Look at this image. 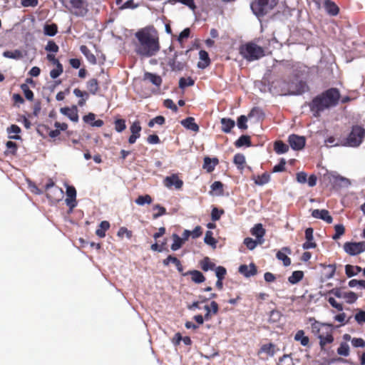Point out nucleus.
<instances>
[{"label":"nucleus","instance_id":"36","mask_svg":"<svg viewBox=\"0 0 365 365\" xmlns=\"http://www.w3.org/2000/svg\"><path fill=\"white\" fill-rule=\"evenodd\" d=\"M110 228V223L108 221H102L99 225V228L96 230V234L99 237H104L106 232Z\"/></svg>","mask_w":365,"mask_h":365},{"label":"nucleus","instance_id":"32","mask_svg":"<svg viewBox=\"0 0 365 365\" xmlns=\"http://www.w3.org/2000/svg\"><path fill=\"white\" fill-rule=\"evenodd\" d=\"M200 267L204 272L212 270L215 268V264L210 261L208 257H205L200 262Z\"/></svg>","mask_w":365,"mask_h":365},{"label":"nucleus","instance_id":"44","mask_svg":"<svg viewBox=\"0 0 365 365\" xmlns=\"http://www.w3.org/2000/svg\"><path fill=\"white\" fill-rule=\"evenodd\" d=\"M21 89L24 92V96L28 101H32L34 100V92L29 88L26 83L21 84Z\"/></svg>","mask_w":365,"mask_h":365},{"label":"nucleus","instance_id":"18","mask_svg":"<svg viewBox=\"0 0 365 365\" xmlns=\"http://www.w3.org/2000/svg\"><path fill=\"white\" fill-rule=\"evenodd\" d=\"M239 272L246 277L255 275L257 273V267L254 263H251L249 266L242 264L239 267Z\"/></svg>","mask_w":365,"mask_h":365},{"label":"nucleus","instance_id":"16","mask_svg":"<svg viewBox=\"0 0 365 365\" xmlns=\"http://www.w3.org/2000/svg\"><path fill=\"white\" fill-rule=\"evenodd\" d=\"M312 217L317 219H321L326 222L330 224L333 221L332 217L329 215V212L327 210H314L312 213Z\"/></svg>","mask_w":365,"mask_h":365},{"label":"nucleus","instance_id":"63","mask_svg":"<svg viewBox=\"0 0 365 365\" xmlns=\"http://www.w3.org/2000/svg\"><path fill=\"white\" fill-rule=\"evenodd\" d=\"M297 86V91L294 93V94H297V95L302 94V93H304L305 91H307L308 89L307 83L302 81L298 82Z\"/></svg>","mask_w":365,"mask_h":365},{"label":"nucleus","instance_id":"39","mask_svg":"<svg viewBox=\"0 0 365 365\" xmlns=\"http://www.w3.org/2000/svg\"><path fill=\"white\" fill-rule=\"evenodd\" d=\"M5 58L12 59H20L23 57L22 52L20 50L16 49L14 51H6L3 53Z\"/></svg>","mask_w":365,"mask_h":365},{"label":"nucleus","instance_id":"42","mask_svg":"<svg viewBox=\"0 0 365 365\" xmlns=\"http://www.w3.org/2000/svg\"><path fill=\"white\" fill-rule=\"evenodd\" d=\"M172 237L173 239V243L171 245V250L173 251H176L182 246L184 241L177 234H173Z\"/></svg>","mask_w":365,"mask_h":365},{"label":"nucleus","instance_id":"34","mask_svg":"<svg viewBox=\"0 0 365 365\" xmlns=\"http://www.w3.org/2000/svg\"><path fill=\"white\" fill-rule=\"evenodd\" d=\"M274 150L277 154H283L289 150V146L282 140H277L274 144Z\"/></svg>","mask_w":365,"mask_h":365},{"label":"nucleus","instance_id":"50","mask_svg":"<svg viewBox=\"0 0 365 365\" xmlns=\"http://www.w3.org/2000/svg\"><path fill=\"white\" fill-rule=\"evenodd\" d=\"M152 202V197L149 195H140L135 200V203L138 205H143L145 204H150Z\"/></svg>","mask_w":365,"mask_h":365},{"label":"nucleus","instance_id":"46","mask_svg":"<svg viewBox=\"0 0 365 365\" xmlns=\"http://www.w3.org/2000/svg\"><path fill=\"white\" fill-rule=\"evenodd\" d=\"M213 233L212 231H207L205 232V238H204V242L207 244V245H211L214 247H216V244H217V240L213 237Z\"/></svg>","mask_w":365,"mask_h":365},{"label":"nucleus","instance_id":"58","mask_svg":"<svg viewBox=\"0 0 365 365\" xmlns=\"http://www.w3.org/2000/svg\"><path fill=\"white\" fill-rule=\"evenodd\" d=\"M215 274L217 279L220 280H223L227 274V270L224 267L218 266L215 267Z\"/></svg>","mask_w":365,"mask_h":365},{"label":"nucleus","instance_id":"49","mask_svg":"<svg viewBox=\"0 0 365 365\" xmlns=\"http://www.w3.org/2000/svg\"><path fill=\"white\" fill-rule=\"evenodd\" d=\"M335 234L332 236V239L336 240L342 236L345 232V228L343 225H336L334 226Z\"/></svg>","mask_w":365,"mask_h":365},{"label":"nucleus","instance_id":"20","mask_svg":"<svg viewBox=\"0 0 365 365\" xmlns=\"http://www.w3.org/2000/svg\"><path fill=\"white\" fill-rule=\"evenodd\" d=\"M294 339L296 341L299 342L300 344L304 347L310 346L309 338L307 336H305L304 331L302 329L298 330L296 332Z\"/></svg>","mask_w":365,"mask_h":365},{"label":"nucleus","instance_id":"29","mask_svg":"<svg viewBox=\"0 0 365 365\" xmlns=\"http://www.w3.org/2000/svg\"><path fill=\"white\" fill-rule=\"evenodd\" d=\"M61 113L67 115L73 122H77L78 120V115L76 108L71 109L67 107L61 108Z\"/></svg>","mask_w":365,"mask_h":365},{"label":"nucleus","instance_id":"40","mask_svg":"<svg viewBox=\"0 0 365 365\" xmlns=\"http://www.w3.org/2000/svg\"><path fill=\"white\" fill-rule=\"evenodd\" d=\"M255 183L258 185H263L264 184H267L270 180V175L267 173H264L261 175H257L254 179Z\"/></svg>","mask_w":365,"mask_h":365},{"label":"nucleus","instance_id":"47","mask_svg":"<svg viewBox=\"0 0 365 365\" xmlns=\"http://www.w3.org/2000/svg\"><path fill=\"white\" fill-rule=\"evenodd\" d=\"M194 84L195 81L191 77H188L187 78L182 77L179 80V87L182 89L187 86H192Z\"/></svg>","mask_w":365,"mask_h":365},{"label":"nucleus","instance_id":"45","mask_svg":"<svg viewBox=\"0 0 365 365\" xmlns=\"http://www.w3.org/2000/svg\"><path fill=\"white\" fill-rule=\"evenodd\" d=\"M233 161L239 169H243L245 163V157L243 154L237 153L234 156Z\"/></svg>","mask_w":365,"mask_h":365},{"label":"nucleus","instance_id":"54","mask_svg":"<svg viewBox=\"0 0 365 365\" xmlns=\"http://www.w3.org/2000/svg\"><path fill=\"white\" fill-rule=\"evenodd\" d=\"M115 129L117 132L121 133L126 128L125 120L124 119H116L114 122Z\"/></svg>","mask_w":365,"mask_h":365},{"label":"nucleus","instance_id":"37","mask_svg":"<svg viewBox=\"0 0 365 365\" xmlns=\"http://www.w3.org/2000/svg\"><path fill=\"white\" fill-rule=\"evenodd\" d=\"M168 66L170 67L172 71H180L183 70L185 65L184 63L177 61V58H170L168 61Z\"/></svg>","mask_w":365,"mask_h":365},{"label":"nucleus","instance_id":"27","mask_svg":"<svg viewBox=\"0 0 365 365\" xmlns=\"http://www.w3.org/2000/svg\"><path fill=\"white\" fill-rule=\"evenodd\" d=\"M218 159L216 158H210L209 157H205L204 158L203 168L210 173L214 170L215 167L218 164Z\"/></svg>","mask_w":365,"mask_h":365},{"label":"nucleus","instance_id":"24","mask_svg":"<svg viewBox=\"0 0 365 365\" xmlns=\"http://www.w3.org/2000/svg\"><path fill=\"white\" fill-rule=\"evenodd\" d=\"M183 276L190 275L192 281H193L195 283L200 284L205 281V277L202 274V272H200L198 270H190L185 273L182 274Z\"/></svg>","mask_w":365,"mask_h":365},{"label":"nucleus","instance_id":"13","mask_svg":"<svg viewBox=\"0 0 365 365\" xmlns=\"http://www.w3.org/2000/svg\"><path fill=\"white\" fill-rule=\"evenodd\" d=\"M141 129L140 121L135 120L132 123L130 127L131 135L128 138V143L130 144L135 143L136 140L140 138Z\"/></svg>","mask_w":365,"mask_h":365},{"label":"nucleus","instance_id":"4","mask_svg":"<svg viewBox=\"0 0 365 365\" xmlns=\"http://www.w3.org/2000/svg\"><path fill=\"white\" fill-rule=\"evenodd\" d=\"M365 138V129L360 125H354L351 128V130L344 142L342 143H337L334 145L336 146H347L356 148L359 147L363 142Z\"/></svg>","mask_w":365,"mask_h":365},{"label":"nucleus","instance_id":"25","mask_svg":"<svg viewBox=\"0 0 365 365\" xmlns=\"http://www.w3.org/2000/svg\"><path fill=\"white\" fill-rule=\"evenodd\" d=\"M220 123L222 124L221 130L222 132L225 133H229L231 132V130L235 127V122L234 120L229 118H222L220 120Z\"/></svg>","mask_w":365,"mask_h":365},{"label":"nucleus","instance_id":"48","mask_svg":"<svg viewBox=\"0 0 365 365\" xmlns=\"http://www.w3.org/2000/svg\"><path fill=\"white\" fill-rule=\"evenodd\" d=\"M337 354L340 356H348L349 355V346L347 343H341L337 349Z\"/></svg>","mask_w":365,"mask_h":365},{"label":"nucleus","instance_id":"31","mask_svg":"<svg viewBox=\"0 0 365 365\" xmlns=\"http://www.w3.org/2000/svg\"><path fill=\"white\" fill-rule=\"evenodd\" d=\"M80 51L81 53L86 57L87 60L92 64L96 63V58L95 55L91 53V51L88 49V48L85 46L82 45L80 47Z\"/></svg>","mask_w":365,"mask_h":365},{"label":"nucleus","instance_id":"33","mask_svg":"<svg viewBox=\"0 0 365 365\" xmlns=\"http://www.w3.org/2000/svg\"><path fill=\"white\" fill-rule=\"evenodd\" d=\"M361 271V267L357 265L346 264L345 266V273L348 277H354Z\"/></svg>","mask_w":365,"mask_h":365},{"label":"nucleus","instance_id":"43","mask_svg":"<svg viewBox=\"0 0 365 365\" xmlns=\"http://www.w3.org/2000/svg\"><path fill=\"white\" fill-rule=\"evenodd\" d=\"M264 352L267 354L269 356H274L275 351H274V344L272 343L265 344H263L260 349L259 353Z\"/></svg>","mask_w":365,"mask_h":365},{"label":"nucleus","instance_id":"62","mask_svg":"<svg viewBox=\"0 0 365 365\" xmlns=\"http://www.w3.org/2000/svg\"><path fill=\"white\" fill-rule=\"evenodd\" d=\"M279 365H293L292 359L289 355L284 354L279 358Z\"/></svg>","mask_w":365,"mask_h":365},{"label":"nucleus","instance_id":"21","mask_svg":"<svg viewBox=\"0 0 365 365\" xmlns=\"http://www.w3.org/2000/svg\"><path fill=\"white\" fill-rule=\"evenodd\" d=\"M251 234L255 236L259 240V244H262L263 242V237L265 235V230L263 228L262 225L260 223L256 224L251 229Z\"/></svg>","mask_w":365,"mask_h":365},{"label":"nucleus","instance_id":"8","mask_svg":"<svg viewBox=\"0 0 365 365\" xmlns=\"http://www.w3.org/2000/svg\"><path fill=\"white\" fill-rule=\"evenodd\" d=\"M344 250L349 255H357L365 252V242H345L344 245Z\"/></svg>","mask_w":365,"mask_h":365},{"label":"nucleus","instance_id":"7","mask_svg":"<svg viewBox=\"0 0 365 365\" xmlns=\"http://www.w3.org/2000/svg\"><path fill=\"white\" fill-rule=\"evenodd\" d=\"M45 192L47 197L53 202H58L63 197V190L55 185L51 179H49L45 185Z\"/></svg>","mask_w":365,"mask_h":365},{"label":"nucleus","instance_id":"23","mask_svg":"<svg viewBox=\"0 0 365 365\" xmlns=\"http://www.w3.org/2000/svg\"><path fill=\"white\" fill-rule=\"evenodd\" d=\"M181 125L185 128L194 132H198L200 129L198 125L195 122V118L192 117H187L183 119L181 121Z\"/></svg>","mask_w":365,"mask_h":365},{"label":"nucleus","instance_id":"56","mask_svg":"<svg viewBox=\"0 0 365 365\" xmlns=\"http://www.w3.org/2000/svg\"><path fill=\"white\" fill-rule=\"evenodd\" d=\"M165 119L163 116L158 115V116L153 118L148 122V126L152 128L154 126L155 124H158V125H161L165 123Z\"/></svg>","mask_w":365,"mask_h":365},{"label":"nucleus","instance_id":"14","mask_svg":"<svg viewBox=\"0 0 365 365\" xmlns=\"http://www.w3.org/2000/svg\"><path fill=\"white\" fill-rule=\"evenodd\" d=\"M313 232L314 230L312 227H308L305 230L306 242L302 245L304 250L313 249L317 247V243L314 241Z\"/></svg>","mask_w":365,"mask_h":365},{"label":"nucleus","instance_id":"53","mask_svg":"<svg viewBox=\"0 0 365 365\" xmlns=\"http://www.w3.org/2000/svg\"><path fill=\"white\" fill-rule=\"evenodd\" d=\"M258 243H259L258 240H255L251 237H246L244 240V244L246 245L247 249H249L250 250H254Z\"/></svg>","mask_w":365,"mask_h":365},{"label":"nucleus","instance_id":"38","mask_svg":"<svg viewBox=\"0 0 365 365\" xmlns=\"http://www.w3.org/2000/svg\"><path fill=\"white\" fill-rule=\"evenodd\" d=\"M43 32L46 36H53L58 32V26L56 24H45L43 27Z\"/></svg>","mask_w":365,"mask_h":365},{"label":"nucleus","instance_id":"22","mask_svg":"<svg viewBox=\"0 0 365 365\" xmlns=\"http://www.w3.org/2000/svg\"><path fill=\"white\" fill-rule=\"evenodd\" d=\"M143 80L149 81L158 88L160 87L163 83V79L160 76L150 72H145L144 73Z\"/></svg>","mask_w":365,"mask_h":365},{"label":"nucleus","instance_id":"28","mask_svg":"<svg viewBox=\"0 0 365 365\" xmlns=\"http://www.w3.org/2000/svg\"><path fill=\"white\" fill-rule=\"evenodd\" d=\"M324 8H325L326 11H327V13L331 16L337 15L339 11V9L337 6V5L334 2H333L330 0L325 1Z\"/></svg>","mask_w":365,"mask_h":365},{"label":"nucleus","instance_id":"10","mask_svg":"<svg viewBox=\"0 0 365 365\" xmlns=\"http://www.w3.org/2000/svg\"><path fill=\"white\" fill-rule=\"evenodd\" d=\"M164 185L168 188L173 186L177 190H180L183 185V181L179 178L177 174H173L167 176L163 181Z\"/></svg>","mask_w":365,"mask_h":365},{"label":"nucleus","instance_id":"5","mask_svg":"<svg viewBox=\"0 0 365 365\" xmlns=\"http://www.w3.org/2000/svg\"><path fill=\"white\" fill-rule=\"evenodd\" d=\"M278 0H253L251 9L257 17H262L270 13L277 5Z\"/></svg>","mask_w":365,"mask_h":365},{"label":"nucleus","instance_id":"60","mask_svg":"<svg viewBox=\"0 0 365 365\" xmlns=\"http://www.w3.org/2000/svg\"><path fill=\"white\" fill-rule=\"evenodd\" d=\"M247 118L245 115H240L238 118H237V126L241 130H246L247 128Z\"/></svg>","mask_w":365,"mask_h":365},{"label":"nucleus","instance_id":"41","mask_svg":"<svg viewBox=\"0 0 365 365\" xmlns=\"http://www.w3.org/2000/svg\"><path fill=\"white\" fill-rule=\"evenodd\" d=\"M179 2L182 4L187 6L190 9L195 11L197 6L195 4L194 0H169L168 3L171 4H175V3Z\"/></svg>","mask_w":365,"mask_h":365},{"label":"nucleus","instance_id":"35","mask_svg":"<svg viewBox=\"0 0 365 365\" xmlns=\"http://www.w3.org/2000/svg\"><path fill=\"white\" fill-rule=\"evenodd\" d=\"M304 277V272L300 270L294 271L292 275L288 277V281L292 284H297Z\"/></svg>","mask_w":365,"mask_h":365},{"label":"nucleus","instance_id":"1","mask_svg":"<svg viewBox=\"0 0 365 365\" xmlns=\"http://www.w3.org/2000/svg\"><path fill=\"white\" fill-rule=\"evenodd\" d=\"M135 36V52L141 58L155 56L160 49L158 31L153 26L145 27L138 31Z\"/></svg>","mask_w":365,"mask_h":365},{"label":"nucleus","instance_id":"26","mask_svg":"<svg viewBox=\"0 0 365 365\" xmlns=\"http://www.w3.org/2000/svg\"><path fill=\"white\" fill-rule=\"evenodd\" d=\"M86 88L92 95H96L100 90L99 83L96 78H91L86 83Z\"/></svg>","mask_w":365,"mask_h":365},{"label":"nucleus","instance_id":"64","mask_svg":"<svg viewBox=\"0 0 365 365\" xmlns=\"http://www.w3.org/2000/svg\"><path fill=\"white\" fill-rule=\"evenodd\" d=\"M58 46L53 41H49L45 47V49L49 52L56 53L58 51Z\"/></svg>","mask_w":365,"mask_h":365},{"label":"nucleus","instance_id":"15","mask_svg":"<svg viewBox=\"0 0 365 365\" xmlns=\"http://www.w3.org/2000/svg\"><path fill=\"white\" fill-rule=\"evenodd\" d=\"M325 334L322 336H319V345L322 349H324V346L328 344H331L334 341V336L331 328H327Z\"/></svg>","mask_w":365,"mask_h":365},{"label":"nucleus","instance_id":"19","mask_svg":"<svg viewBox=\"0 0 365 365\" xmlns=\"http://www.w3.org/2000/svg\"><path fill=\"white\" fill-rule=\"evenodd\" d=\"M200 61L197 63V67L200 69H205L211 63V60L208 53L205 50H200L199 52Z\"/></svg>","mask_w":365,"mask_h":365},{"label":"nucleus","instance_id":"30","mask_svg":"<svg viewBox=\"0 0 365 365\" xmlns=\"http://www.w3.org/2000/svg\"><path fill=\"white\" fill-rule=\"evenodd\" d=\"M235 145L237 148H241L242 146L250 147L252 145V142L250 137L247 135H241L235 142Z\"/></svg>","mask_w":365,"mask_h":365},{"label":"nucleus","instance_id":"11","mask_svg":"<svg viewBox=\"0 0 365 365\" xmlns=\"http://www.w3.org/2000/svg\"><path fill=\"white\" fill-rule=\"evenodd\" d=\"M66 203L69 207L70 210H72L76 206V190L73 186L67 185L66 187Z\"/></svg>","mask_w":365,"mask_h":365},{"label":"nucleus","instance_id":"52","mask_svg":"<svg viewBox=\"0 0 365 365\" xmlns=\"http://www.w3.org/2000/svg\"><path fill=\"white\" fill-rule=\"evenodd\" d=\"M225 213L224 210H219L217 207H213L211 212V219L212 221H217L220 219L221 216Z\"/></svg>","mask_w":365,"mask_h":365},{"label":"nucleus","instance_id":"59","mask_svg":"<svg viewBox=\"0 0 365 365\" xmlns=\"http://www.w3.org/2000/svg\"><path fill=\"white\" fill-rule=\"evenodd\" d=\"M286 160L282 158L279 163L274 165L272 169V173H279L285 170Z\"/></svg>","mask_w":365,"mask_h":365},{"label":"nucleus","instance_id":"2","mask_svg":"<svg viewBox=\"0 0 365 365\" xmlns=\"http://www.w3.org/2000/svg\"><path fill=\"white\" fill-rule=\"evenodd\" d=\"M341 98L339 90L336 88H329L314 97L309 106L315 117L326 109L335 107Z\"/></svg>","mask_w":365,"mask_h":365},{"label":"nucleus","instance_id":"6","mask_svg":"<svg viewBox=\"0 0 365 365\" xmlns=\"http://www.w3.org/2000/svg\"><path fill=\"white\" fill-rule=\"evenodd\" d=\"M62 3L76 16H84L88 13L87 4L84 0H62Z\"/></svg>","mask_w":365,"mask_h":365},{"label":"nucleus","instance_id":"57","mask_svg":"<svg viewBox=\"0 0 365 365\" xmlns=\"http://www.w3.org/2000/svg\"><path fill=\"white\" fill-rule=\"evenodd\" d=\"M343 298L346 300L347 303L351 304L357 299V295L353 292L343 293Z\"/></svg>","mask_w":365,"mask_h":365},{"label":"nucleus","instance_id":"61","mask_svg":"<svg viewBox=\"0 0 365 365\" xmlns=\"http://www.w3.org/2000/svg\"><path fill=\"white\" fill-rule=\"evenodd\" d=\"M153 209L154 210H158V212L154 213L153 215V219H157L159 217H160V216H162V215H165L166 213V209L164 207H162L161 205H160L158 204L154 205Z\"/></svg>","mask_w":365,"mask_h":365},{"label":"nucleus","instance_id":"9","mask_svg":"<svg viewBox=\"0 0 365 365\" xmlns=\"http://www.w3.org/2000/svg\"><path fill=\"white\" fill-rule=\"evenodd\" d=\"M288 142L293 150H300L304 148L306 139L304 136L292 134L288 138Z\"/></svg>","mask_w":365,"mask_h":365},{"label":"nucleus","instance_id":"17","mask_svg":"<svg viewBox=\"0 0 365 365\" xmlns=\"http://www.w3.org/2000/svg\"><path fill=\"white\" fill-rule=\"evenodd\" d=\"M292 251L289 247H282V250H279L277 252L276 255V257L282 261L284 266L287 267L291 264V259L286 255L291 254Z\"/></svg>","mask_w":365,"mask_h":365},{"label":"nucleus","instance_id":"55","mask_svg":"<svg viewBox=\"0 0 365 365\" xmlns=\"http://www.w3.org/2000/svg\"><path fill=\"white\" fill-rule=\"evenodd\" d=\"M63 71V68L62 64H59L56 66V68L52 69L50 71V76L51 78L55 79L58 78Z\"/></svg>","mask_w":365,"mask_h":365},{"label":"nucleus","instance_id":"3","mask_svg":"<svg viewBox=\"0 0 365 365\" xmlns=\"http://www.w3.org/2000/svg\"><path fill=\"white\" fill-rule=\"evenodd\" d=\"M239 52L248 61L258 60L265 55L264 48L252 41L241 45Z\"/></svg>","mask_w":365,"mask_h":365},{"label":"nucleus","instance_id":"51","mask_svg":"<svg viewBox=\"0 0 365 365\" xmlns=\"http://www.w3.org/2000/svg\"><path fill=\"white\" fill-rule=\"evenodd\" d=\"M117 235L121 239H123L124 236H125L128 239H130L133 236V232L132 231L128 230L126 227H121L118 230Z\"/></svg>","mask_w":365,"mask_h":365},{"label":"nucleus","instance_id":"12","mask_svg":"<svg viewBox=\"0 0 365 365\" xmlns=\"http://www.w3.org/2000/svg\"><path fill=\"white\" fill-rule=\"evenodd\" d=\"M333 325L328 323H321L316 320L311 324L312 332L319 339V336L325 334L324 329L332 328Z\"/></svg>","mask_w":365,"mask_h":365}]
</instances>
